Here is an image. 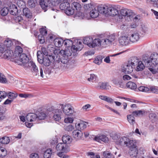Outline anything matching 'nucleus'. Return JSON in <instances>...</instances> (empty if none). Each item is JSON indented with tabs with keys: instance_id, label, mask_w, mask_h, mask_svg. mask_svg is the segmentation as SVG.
I'll return each mask as SVG.
<instances>
[{
	"instance_id": "cd10ccee",
	"label": "nucleus",
	"mask_w": 158,
	"mask_h": 158,
	"mask_svg": "<svg viewBox=\"0 0 158 158\" xmlns=\"http://www.w3.org/2000/svg\"><path fill=\"white\" fill-rule=\"evenodd\" d=\"M62 140L63 143L65 144H69L72 142L73 139L70 136L68 135H65L63 136Z\"/></svg>"
},
{
	"instance_id": "4468645a",
	"label": "nucleus",
	"mask_w": 158,
	"mask_h": 158,
	"mask_svg": "<svg viewBox=\"0 0 158 158\" xmlns=\"http://www.w3.org/2000/svg\"><path fill=\"white\" fill-rule=\"evenodd\" d=\"M27 67L26 68H28L31 67L33 69L32 73L35 76L38 75H39V70L37 67L36 66L34 63L32 61H30L27 64Z\"/></svg>"
},
{
	"instance_id": "aec40b11",
	"label": "nucleus",
	"mask_w": 158,
	"mask_h": 158,
	"mask_svg": "<svg viewBox=\"0 0 158 158\" xmlns=\"http://www.w3.org/2000/svg\"><path fill=\"white\" fill-rule=\"evenodd\" d=\"M96 88L98 89H102L109 90L110 89L111 86L107 82H99Z\"/></svg>"
},
{
	"instance_id": "72a5a7b5",
	"label": "nucleus",
	"mask_w": 158,
	"mask_h": 158,
	"mask_svg": "<svg viewBox=\"0 0 158 158\" xmlns=\"http://www.w3.org/2000/svg\"><path fill=\"white\" fill-rule=\"evenodd\" d=\"M23 14L24 16L28 18L32 17V13L28 8H24L23 10Z\"/></svg>"
},
{
	"instance_id": "ea45409f",
	"label": "nucleus",
	"mask_w": 158,
	"mask_h": 158,
	"mask_svg": "<svg viewBox=\"0 0 158 158\" xmlns=\"http://www.w3.org/2000/svg\"><path fill=\"white\" fill-rule=\"evenodd\" d=\"M7 96L11 100H12L15 99L18 96V94L15 92H9L7 94Z\"/></svg>"
},
{
	"instance_id": "338daca9",
	"label": "nucleus",
	"mask_w": 158,
	"mask_h": 158,
	"mask_svg": "<svg viewBox=\"0 0 158 158\" xmlns=\"http://www.w3.org/2000/svg\"><path fill=\"white\" fill-rule=\"evenodd\" d=\"M38 40L41 44H43L45 42L44 37L41 34L38 36Z\"/></svg>"
},
{
	"instance_id": "7c9ffc66",
	"label": "nucleus",
	"mask_w": 158,
	"mask_h": 158,
	"mask_svg": "<svg viewBox=\"0 0 158 158\" xmlns=\"http://www.w3.org/2000/svg\"><path fill=\"white\" fill-rule=\"evenodd\" d=\"M71 7L74 9V12L80 11L81 9V5L77 2H74L72 3Z\"/></svg>"
},
{
	"instance_id": "9d476101",
	"label": "nucleus",
	"mask_w": 158,
	"mask_h": 158,
	"mask_svg": "<svg viewBox=\"0 0 158 158\" xmlns=\"http://www.w3.org/2000/svg\"><path fill=\"white\" fill-rule=\"evenodd\" d=\"M52 113L54 114L53 116V119L54 120L59 121L61 120L63 113L61 109L58 107V105L57 106V108L53 109L52 110Z\"/></svg>"
},
{
	"instance_id": "8fccbe9b",
	"label": "nucleus",
	"mask_w": 158,
	"mask_h": 158,
	"mask_svg": "<svg viewBox=\"0 0 158 158\" xmlns=\"http://www.w3.org/2000/svg\"><path fill=\"white\" fill-rule=\"evenodd\" d=\"M74 128V126L70 124L68 125L65 126L64 127V129L66 131L68 132L72 131Z\"/></svg>"
},
{
	"instance_id": "e433bc0d",
	"label": "nucleus",
	"mask_w": 158,
	"mask_h": 158,
	"mask_svg": "<svg viewBox=\"0 0 158 158\" xmlns=\"http://www.w3.org/2000/svg\"><path fill=\"white\" fill-rule=\"evenodd\" d=\"M108 15L112 16H115L118 14V10L112 7H110Z\"/></svg>"
},
{
	"instance_id": "0e129e2a",
	"label": "nucleus",
	"mask_w": 158,
	"mask_h": 158,
	"mask_svg": "<svg viewBox=\"0 0 158 158\" xmlns=\"http://www.w3.org/2000/svg\"><path fill=\"white\" fill-rule=\"evenodd\" d=\"M7 95V93L5 91H0V98L2 100L6 98Z\"/></svg>"
},
{
	"instance_id": "a18cd8bd",
	"label": "nucleus",
	"mask_w": 158,
	"mask_h": 158,
	"mask_svg": "<svg viewBox=\"0 0 158 158\" xmlns=\"http://www.w3.org/2000/svg\"><path fill=\"white\" fill-rule=\"evenodd\" d=\"M6 150L3 148H0V158H4L7 155Z\"/></svg>"
},
{
	"instance_id": "37998d69",
	"label": "nucleus",
	"mask_w": 158,
	"mask_h": 158,
	"mask_svg": "<svg viewBox=\"0 0 158 158\" xmlns=\"http://www.w3.org/2000/svg\"><path fill=\"white\" fill-rule=\"evenodd\" d=\"M52 154V150L50 149H47L44 153V158H50Z\"/></svg>"
},
{
	"instance_id": "bf43d9fd",
	"label": "nucleus",
	"mask_w": 158,
	"mask_h": 158,
	"mask_svg": "<svg viewBox=\"0 0 158 158\" xmlns=\"http://www.w3.org/2000/svg\"><path fill=\"white\" fill-rule=\"evenodd\" d=\"M150 119L151 120L155 121L156 119L157 115L156 114L154 113H151L149 114V115Z\"/></svg>"
},
{
	"instance_id": "2eb2a0df",
	"label": "nucleus",
	"mask_w": 158,
	"mask_h": 158,
	"mask_svg": "<svg viewBox=\"0 0 158 158\" xmlns=\"http://www.w3.org/2000/svg\"><path fill=\"white\" fill-rule=\"evenodd\" d=\"M56 149L57 151L65 153H67L69 151L67 145L63 143H58L56 146Z\"/></svg>"
},
{
	"instance_id": "4be33fe9",
	"label": "nucleus",
	"mask_w": 158,
	"mask_h": 158,
	"mask_svg": "<svg viewBox=\"0 0 158 158\" xmlns=\"http://www.w3.org/2000/svg\"><path fill=\"white\" fill-rule=\"evenodd\" d=\"M102 40L99 38H96L92 40V48L96 47L102 48Z\"/></svg>"
},
{
	"instance_id": "69168bd1",
	"label": "nucleus",
	"mask_w": 158,
	"mask_h": 158,
	"mask_svg": "<svg viewBox=\"0 0 158 158\" xmlns=\"http://www.w3.org/2000/svg\"><path fill=\"white\" fill-rule=\"evenodd\" d=\"M64 45L67 46H69L71 44H73L72 41L70 40H65L64 42Z\"/></svg>"
},
{
	"instance_id": "864d4df0",
	"label": "nucleus",
	"mask_w": 158,
	"mask_h": 158,
	"mask_svg": "<svg viewBox=\"0 0 158 158\" xmlns=\"http://www.w3.org/2000/svg\"><path fill=\"white\" fill-rule=\"evenodd\" d=\"M144 112L142 110H137L133 111L132 114L135 116H139L143 115Z\"/></svg>"
},
{
	"instance_id": "13d9d810",
	"label": "nucleus",
	"mask_w": 158,
	"mask_h": 158,
	"mask_svg": "<svg viewBox=\"0 0 158 158\" xmlns=\"http://www.w3.org/2000/svg\"><path fill=\"white\" fill-rule=\"evenodd\" d=\"M28 6L31 7H34L35 6V2L34 0H29L28 2Z\"/></svg>"
},
{
	"instance_id": "5701e85b",
	"label": "nucleus",
	"mask_w": 158,
	"mask_h": 158,
	"mask_svg": "<svg viewBox=\"0 0 158 158\" xmlns=\"http://www.w3.org/2000/svg\"><path fill=\"white\" fill-rule=\"evenodd\" d=\"M9 10L10 13L13 15H16L18 13L17 7L15 5L12 3H10V4Z\"/></svg>"
},
{
	"instance_id": "7ed1b4c3",
	"label": "nucleus",
	"mask_w": 158,
	"mask_h": 158,
	"mask_svg": "<svg viewBox=\"0 0 158 158\" xmlns=\"http://www.w3.org/2000/svg\"><path fill=\"white\" fill-rule=\"evenodd\" d=\"M119 143L121 145H125L130 148L136 145L135 140L126 136L121 138L120 139Z\"/></svg>"
},
{
	"instance_id": "09e8293b",
	"label": "nucleus",
	"mask_w": 158,
	"mask_h": 158,
	"mask_svg": "<svg viewBox=\"0 0 158 158\" xmlns=\"http://www.w3.org/2000/svg\"><path fill=\"white\" fill-rule=\"evenodd\" d=\"M10 51L8 50H6L3 52L1 56L4 59H7L10 56Z\"/></svg>"
},
{
	"instance_id": "f8f14e48",
	"label": "nucleus",
	"mask_w": 158,
	"mask_h": 158,
	"mask_svg": "<svg viewBox=\"0 0 158 158\" xmlns=\"http://www.w3.org/2000/svg\"><path fill=\"white\" fill-rule=\"evenodd\" d=\"M129 37L127 35L120 36L118 39V41L120 45L126 46L130 43Z\"/></svg>"
},
{
	"instance_id": "473e14b6",
	"label": "nucleus",
	"mask_w": 158,
	"mask_h": 158,
	"mask_svg": "<svg viewBox=\"0 0 158 158\" xmlns=\"http://www.w3.org/2000/svg\"><path fill=\"white\" fill-rule=\"evenodd\" d=\"M64 41L62 39L60 38H57L54 40V44L57 47H61L64 43Z\"/></svg>"
},
{
	"instance_id": "bb28decb",
	"label": "nucleus",
	"mask_w": 158,
	"mask_h": 158,
	"mask_svg": "<svg viewBox=\"0 0 158 158\" xmlns=\"http://www.w3.org/2000/svg\"><path fill=\"white\" fill-rule=\"evenodd\" d=\"M110 7L107 6H103L99 8V12L108 16Z\"/></svg>"
},
{
	"instance_id": "6e6552de",
	"label": "nucleus",
	"mask_w": 158,
	"mask_h": 158,
	"mask_svg": "<svg viewBox=\"0 0 158 158\" xmlns=\"http://www.w3.org/2000/svg\"><path fill=\"white\" fill-rule=\"evenodd\" d=\"M115 39V37L114 35L111 34L107 36L101 40L102 48L110 45Z\"/></svg>"
},
{
	"instance_id": "3c124183",
	"label": "nucleus",
	"mask_w": 158,
	"mask_h": 158,
	"mask_svg": "<svg viewBox=\"0 0 158 158\" xmlns=\"http://www.w3.org/2000/svg\"><path fill=\"white\" fill-rule=\"evenodd\" d=\"M9 11V9L8 8L4 7L1 10V15L3 16H5L8 13Z\"/></svg>"
},
{
	"instance_id": "c03bdc74",
	"label": "nucleus",
	"mask_w": 158,
	"mask_h": 158,
	"mask_svg": "<svg viewBox=\"0 0 158 158\" xmlns=\"http://www.w3.org/2000/svg\"><path fill=\"white\" fill-rule=\"evenodd\" d=\"M10 142V139L8 137L4 136L0 138V143L2 144H7Z\"/></svg>"
},
{
	"instance_id": "de8ad7c7",
	"label": "nucleus",
	"mask_w": 158,
	"mask_h": 158,
	"mask_svg": "<svg viewBox=\"0 0 158 158\" xmlns=\"http://www.w3.org/2000/svg\"><path fill=\"white\" fill-rule=\"evenodd\" d=\"M74 119L73 117H67L64 118V122L66 123H72L74 121Z\"/></svg>"
},
{
	"instance_id": "39448f33",
	"label": "nucleus",
	"mask_w": 158,
	"mask_h": 158,
	"mask_svg": "<svg viewBox=\"0 0 158 158\" xmlns=\"http://www.w3.org/2000/svg\"><path fill=\"white\" fill-rule=\"evenodd\" d=\"M60 53L61 56L60 58L61 62L64 64H67L69 61L68 57L72 55L69 49L67 48L65 50H61Z\"/></svg>"
},
{
	"instance_id": "a211bd4d",
	"label": "nucleus",
	"mask_w": 158,
	"mask_h": 158,
	"mask_svg": "<svg viewBox=\"0 0 158 158\" xmlns=\"http://www.w3.org/2000/svg\"><path fill=\"white\" fill-rule=\"evenodd\" d=\"M72 135L73 138L76 140H79L82 139L83 136V133L81 131L76 129L73 131Z\"/></svg>"
},
{
	"instance_id": "c85d7f7f",
	"label": "nucleus",
	"mask_w": 158,
	"mask_h": 158,
	"mask_svg": "<svg viewBox=\"0 0 158 158\" xmlns=\"http://www.w3.org/2000/svg\"><path fill=\"white\" fill-rule=\"evenodd\" d=\"M129 37L130 41L133 43L137 41L139 38V34L137 33H134L132 34Z\"/></svg>"
},
{
	"instance_id": "393cba45",
	"label": "nucleus",
	"mask_w": 158,
	"mask_h": 158,
	"mask_svg": "<svg viewBox=\"0 0 158 158\" xmlns=\"http://www.w3.org/2000/svg\"><path fill=\"white\" fill-rule=\"evenodd\" d=\"M99 9L98 8H93L92 10L90 12V14L92 18H97L99 15Z\"/></svg>"
},
{
	"instance_id": "e2e57ef3",
	"label": "nucleus",
	"mask_w": 158,
	"mask_h": 158,
	"mask_svg": "<svg viewBox=\"0 0 158 158\" xmlns=\"http://www.w3.org/2000/svg\"><path fill=\"white\" fill-rule=\"evenodd\" d=\"M111 81L114 84L117 86L119 84L120 80L118 78H113Z\"/></svg>"
},
{
	"instance_id": "58836bf2",
	"label": "nucleus",
	"mask_w": 158,
	"mask_h": 158,
	"mask_svg": "<svg viewBox=\"0 0 158 158\" xmlns=\"http://www.w3.org/2000/svg\"><path fill=\"white\" fill-rule=\"evenodd\" d=\"M134 115L132 114H128L127 116V120L130 124L131 125H134L135 123V118L133 116Z\"/></svg>"
},
{
	"instance_id": "412c9836",
	"label": "nucleus",
	"mask_w": 158,
	"mask_h": 158,
	"mask_svg": "<svg viewBox=\"0 0 158 158\" xmlns=\"http://www.w3.org/2000/svg\"><path fill=\"white\" fill-rule=\"evenodd\" d=\"M94 139L99 142H102L104 143H107L109 142V139L108 137L106 135H100L99 136H97L95 137Z\"/></svg>"
},
{
	"instance_id": "680f3d73",
	"label": "nucleus",
	"mask_w": 158,
	"mask_h": 158,
	"mask_svg": "<svg viewBox=\"0 0 158 158\" xmlns=\"http://www.w3.org/2000/svg\"><path fill=\"white\" fill-rule=\"evenodd\" d=\"M6 82V79L5 77L1 73H0V82L5 83Z\"/></svg>"
},
{
	"instance_id": "774afa93",
	"label": "nucleus",
	"mask_w": 158,
	"mask_h": 158,
	"mask_svg": "<svg viewBox=\"0 0 158 158\" xmlns=\"http://www.w3.org/2000/svg\"><path fill=\"white\" fill-rule=\"evenodd\" d=\"M91 107V105L89 104H86L83 106L82 108V109L85 111H87L89 110Z\"/></svg>"
},
{
	"instance_id": "49530a36",
	"label": "nucleus",
	"mask_w": 158,
	"mask_h": 158,
	"mask_svg": "<svg viewBox=\"0 0 158 158\" xmlns=\"http://www.w3.org/2000/svg\"><path fill=\"white\" fill-rule=\"evenodd\" d=\"M103 57L102 56H97L95 58L94 61V63L98 64H100L102 62V59Z\"/></svg>"
},
{
	"instance_id": "1a4fd4ad",
	"label": "nucleus",
	"mask_w": 158,
	"mask_h": 158,
	"mask_svg": "<svg viewBox=\"0 0 158 158\" xmlns=\"http://www.w3.org/2000/svg\"><path fill=\"white\" fill-rule=\"evenodd\" d=\"M18 60L16 61V62L19 64H23L25 68L27 67V64L29 63L30 61L29 60V58L27 55L25 53H22L18 57Z\"/></svg>"
},
{
	"instance_id": "c756f323",
	"label": "nucleus",
	"mask_w": 158,
	"mask_h": 158,
	"mask_svg": "<svg viewBox=\"0 0 158 158\" xmlns=\"http://www.w3.org/2000/svg\"><path fill=\"white\" fill-rule=\"evenodd\" d=\"M35 114H36V120L44 119L47 117L46 113L44 112H37Z\"/></svg>"
},
{
	"instance_id": "ddd939ff",
	"label": "nucleus",
	"mask_w": 158,
	"mask_h": 158,
	"mask_svg": "<svg viewBox=\"0 0 158 158\" xmlns=\"http://www.w3.org/2000/svg\"><path fill=\"white\" fill-rule=\"evenodd\" d=\"M120 14L122 16L127 18V20L129 21L132 17L133 13L130 10L124 9L121 10Z\"/></svg>"
},
{
	"instance_id": "f704fd0d",
	"label": "nucleus",
	"mask_w": 158,
	"mask_h": 158,
	"mask_svg": "<svg viewBox=\"0 0 158 158\" xmlns=\"http://www.w3.org/2000/svg\"><path fill=\"white\" fill-rule=\"evenodd\" d=\"M126 86L127 88L133 90H135L137 88L136 84L135 83L131 81H129L127 82L126 84Z\"/></svg>"
},
{
	"instance_id": "79ce46f5",
	"label": "nucleus",
	"mask_w": 158,
	"mask_h": 158,
	"mask_svg": "<svg viewBox=\"0 0 158 158\" xmlns=\"http://www.w3.org/2000/svg\"><path fill=\"white\" fill-rule=\"evenodd\" d=\"M13 44L12 41L9 38H7L4 41V45L7 48H10Z\"/></svg>"
},
{
	"instance_id": "dca6fc26",
	"label": "nucleus",
	"mask_w": 158,
	"mask_h": 158,
	"mask_svg": "<svg viewBox=\"0 0 158 158\" xmlns=\"http://www.w3.org/2000/svg\"><path fill=\"white\" fill-rule=\"evenodd\" d=\"M134 68V67L127 62L126 64L122 68V70L125 73L129 74L133 72Z\"/></svg>"
},
{
	"instance_id": "0eeeda50",
	"label": "nucleus",
	"mask_w": 158,
	"mask_h": 158,
	"mask_svg": "<svg viewBox=\"0 0 158 158\" xmlns=\"http://www.w3.org/2000/svg\"><path fill=\"white\" fill-rule=\"evenodd\" d=\"M115 39V37L114 35L111 34L107 36L101 40L102 48L110 45Z\"/></svg>"
},
{
	"instance_id": "c9c22d12",
	"label": "nucleus",
	"mask_w": 158,
	"mask_h": 158,
	"mask_svg": "<svg viewBox=\"0 0 158 158\" xmlns=\"http://www.w3.org/2000/svg\"><path fill=\"white\" fill-rule=\"evenodd\" d=\"M93 39L92 38L86 37L84 39L83 43L90 48H92Z\"/></svg>"
},
{
	"instance_id": "a878e982",
	"label": "nucleus",
	"mask_w": 158,
	"mask_h": 158,
	"mask_svg": "<svg viewBox=\"0 0 158 158\" xmlns=\"http://www.w3.org/2000/svg\"><path fill=\"white\" fill-rule=\"evenodd\" d=\"M145 66L146 67L145 65H144L142 61L139 60L137 63V65L135 67L134 69L137 71H141L144 69Z\"/></svg>"
},
{
	"instance_id": "f257e3e1",
	"label": "nucleus",
	"mask_w": 158,
	"mask_h": 158,
	"mask_svg": "<svg viewBox=\"0 0 158 158\" xmlns=\"http://www.w3.org/2000/svg\"><path fill=\"white\" fill-rule=\"evenodd\" d=\"M63 0H43L40 2V4L42 9L45 11L48 8H51L52 10H58L57 6L61 3L59 6L60 9L64 10L65 13L68 15H72L74 13V9H73L70 4L67 2H63Z\"/></svg>"
},
{
	"instance_id": "603ef678",
	"label": "nucleus",
	"mask_w": 158,
	"mask_h": 158,
	"mask_svg": "<svg viewBox=\"0 0 158 158\" xmlns=\"http://www.w3.org/2000/svg\"><path fill=\"white\" fill-rule=\"evenodd\" d=\"M138 89L139 91L144 92H148L150 91V89L148 88L143 86L139 87Z\"/></svg>"
},
{
	"instance_id": "b1692460",
	"label": "nucleus",
	"mask_w": 158,
	"mask_h": 158,
	"mask_svg": "<svg viewBox=\"0 0 158 158\" xmlns=\"http://www.w3.org/2000/svg\"><path fill=\"white\" fill-rule=\"evenodd\" d=\"M26 119L28 122L36 121V114L33 113H29L26 116Z\"/></svg>"
},
{
	"instance_id": "4d7b16f0",
	"label": "nucleus",
	"mask_w": 158,
	"mask_h": 158,
	"mask_svg": "<svg viewBox=\"0 0 158 158\" xmlns=\"http://www.w3.org/2000/svg\"><path fill=\"white\" fill-rule=\"evenodd\" d=\"M5 117L6 116L4 111L0 107V121L4 120L5 119Z\"/></svg>"
},
{
	"instance_id": "6e6d98bb",
	"label": "nucleus",
	"mask_w": 158,
	"mask_h": 158,
	"mask_svg": "<svg viewBox=\"0 0 158 158\" xmlns=\"http://www.w3.org/2000/svg\"><path fill=\"white\" fill-rule=\"evenodd\" d=\"M15 20L16 23H18L19 24H21L23 21V20L21 16H18L15 17Z\"/></svg>"
},
{
	"instance_id": "20e7f679",
	"label": "nucleus",
	"mask_w": 158,
	"mask_h": 158,
	"mask_svg": "<svg viewBox=\"0 0 158 158\" xmlns=\"http://www.w3.org/2000/svg\"><path fill=\"white\" fill-rule=\"evenodd\" d=\"M58 107L61 109L62 111L67 115H73L75 112L73 107L69 104L65 105L63 104H59L58 105Z\"/></svg>"
},
{
	"instance_id": "2f4dec72",
	"label": "nucleus",
	"mask_w": 158,
	"mask_h": 158,
	"mask_svg": "<svg viewBox=\"0 0 158 158\" xmlns=\"http://www.w3.org/2000/svg\"><path fill=\"white\" fill-rule=\"evenodd\" d=\"M139 60L137 57H131L128 62L129 63V64H130L135 67Z\"/></svg>"
},
{
	"instance_id": "052dcab7",
	"label": "nucleus",
	"mask_w": 158,
	"mask_h": 158,
	"mask_svg": "<svg viewBox=\"0 0 158 158\" xmlns=\"http://www.w3.org/2000/svg\"><path fill=\"white\" fill-rule=\"evenodd\" d=\"M76 16L78 17L80 19H83L84 18V14L80 11L76 12Z\"/></svg>"
},
{
	"instance_id": "f3484780",
	"label": "nucleus",
	"mask_w": 158,
	"mask_h": 158,
	"mask_svg": "<svg viewBox=\"0 0 158 158\" xmlns=\"http://www.w3.org/2000/svg\"><path fill=\"white\" fill-rule=\"evenodd\" d=\"M129 153L132 158H141L138 153V150L136 145L130 148Z\"/></svg>"
},
{
	"instance_id": "6ab92c4d",
	"label": "nucleus",
	"mask_w": 158,
	"mask_h": 158,
	"mask_svg": "<svg viewBox=\"0 0 158 158\" xmlns=\"http://www.w3.org/2000/svg\"><path fill=\"white\" fill-rule=\"evenodd\" d=\"M87 124L88 123L86 122L80 121L75 124V126L76 129L81 131L86 128Z\"/></svg>"
},
{
	"instance_id": "f03ea898",
	"label": "nucleus",
	"mask_w": 158,
	"mask_h": 158,
	"mask_svg": "<svg viewBox=\"0 0 158 158\" xmlns=\"http://www.w3.org/2000/svg\"><path fill=\"white\" fill-rule=\"evenodd\" d=\"M144 62L146 67L153 73H158V54L156 53L152 54L149 57L144 58Z\"/></svg>"
},
{
	"instance_id": "4c0bfd02",
	"label": "nucleus",
	"mask_w": 158,
	"mask_h": 158,
	"mask_svg": "<svg viewBox=\"0 0 158 158\" xmlns=\"http://www.w3.org/2000/svg\"><path fill=\"white\" fill-rule=\"evenodd\" d=\"M23 49L21 47L19 46H17L14 52L16 56L18 57L20 55L23 53Z\"/></svg>"
},
{
	"instance_id": "5fc2aeb1",
	"label": "nucleus",
	"mask_w": 158,
	"mask_h": 158,
	"mask_svg": "<svg viewBox=\"0 0 158 158\" xmlns=\"http://www.w3.org/2000/svg\"><path fill=\"white\" fill-rule=\"evenodd\" d=\"M96 77L95 75L94 74H90L89 76L87 79V80L90 82H93L96 78Z\"/></svg>"
},
{
	"instance_id": "a19ab883",
	"label": "nucleus",
	"mask_w": 158,
	"mask_h": 158,
	"mask_svg": "<svg viewBox=\"0 0 158 158\" xmlns=\"http://www.w3.org/2000/svg\"><path fill=\"white\" fill-rule=\"evenodd\" d=\"M103 156L104 158H114V155L108 151L104 152Z\"/></svg>"
},
{
	"instance_id": "423d86ee",
	"label": "nucleus",
	"mask_w": 158,
	"mask_h": 158,
	"mask_svg": "<svg viewBox=\"0 0 158 158\" xmlns=\"http://www.w3.org/2000/svg\"><path fill=\"white\" fill-rule=\"evenodd\" d=\"M38 54V52L37 53L38 61L40 63L43 64L45 66H49L50 64L51 61L54 60V59L53 56L50 55L47 56H45L42 59H41L40 58V55H39Z\"/></svg>"
},
{
	"instance_id": "9b49d317",
	"label": "nucleus",
	"mask_w": 158,
	"mask_h": 158,
	"mask_svg": "<svg viewBox=\"0 0 158 158\" xmlns=\"http://www.w3.org/2000/svg\"><path fill=\"white\" fill-rule=\"evenodd\" d=\"M83 48V45L81 42L77 40L76 45H73L71 47V50L69 49L72 54H73V56H75L77 52L81 50Z\"/></svg>"
}]
</instances>
